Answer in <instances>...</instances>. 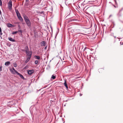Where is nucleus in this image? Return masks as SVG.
<instances>
[{
  "instance_id": "nucleus-1",
  "label": "nucleus",
  "mask_w": 123,
  "mask_h": 123,
  "mask_svg": "<svg viewBox=\"0 0 123 123\" xmlns=\"http://www.w3.org/2000/svg\"><path fill=\"white\" fill-rule=\"evenodd\" d=\"M24 18L27 24L29 26H30L31 25V22L28 18L26 16L24 17Z\"/></svg>"
},
{
  "instance_id": "nucleus-2",
  "label": "nucleus",
  "mask_w": 123,
  "mask_h": 123,
  "mask_svg": "<svg viewBox=\"0 0 123 123\" xmlns=\"http://www.w3.org/2000/svg\"><path fill=\"white\" fill-rule=\"evenodd\" d=\"M12 2L11 0H10L8 3V7L9 9L11 10L12 9Z\"/></svg>"
},
{
  "instance_id": "nucleus-3",
  "label": "nucleus",
  "mask_w": 123,
  "mask_h": 123,
  "mask_svg": "<svg viewBox=\"0 0 123 123\" xmlns=\"http://www.w3.org/2000/svg\"><path fill=\"white\" fill-rule=\"evenodd\" d=\"M16 13L17 17L21 21L23 19L22 17H21L18 11V10L16 11Z\"/></svg>"
},
{
  "instance_id": "nucleus-4",
  "label": "nucleus",
  "mask_w": 123,
  "mask_h": 123,
  "mask_svg": "<svg viewBox=\"0 0 123 123\" xmlns=\"http://www.w3.org/2000/svg\"><path fill=\"white\" fill-rule=\"evenodd\" d=\"M27 73L31 75L34 72V70H27Z\"/></svg>"
},
{
  "instance_id": "nucleus-5",
  "label": "nucleus",
  "mask_w": 123,
  "mask_h": 123,
  "mask_svg": "<svg viewBox=\"0 0 123 123\" xmlns=\"http://www.w3.org/2000/svg\"><path fill=\"white\" fill-rule=\"evenodd\" d=\"M26 52L27 55L28 56V57H31L32 55V53L31 52L27 51V50H26Z\"/></svg>"
},
{
  "instance_id": "nucleus-6",
  "label": "nucleus",
  "mask_w": 123,
  "mask_h": 123,
  "mask_svg": "<svg viewBox=\"0 0 123 123\" xmlns=\"http://www.w3.org/2000/svg\"><path fill=\"white\" fill-rule=\"evenodd\" d=\"M41 46H44L46 45V42L45 41H42L41 43Z\"/></svg>"
},
{
  "instance_id": "nucleus-7",
  "label": "nucleus",
  "mask_w": 123,
  "mask_h": 123,
  "mask_svg": "<svg viewBox=\"0 0 123 123\" xmlns=\"http://www.w3.org/2000/svg\"><path fill=\"white\" fill-rule=\"evenodd\" d=\"M17 74L22 79H24V78L23 76L21 74H19V73H18V72H17Z\"/></svg>"
},
{
  "instance_id": "nucleus-8",
  "label": "nucleus",
  "mask_w": 123,
  "mask_h": 123,
  "mask_svg": "<svg viewBox=\"0 0 123 123\" xmlns=\"http://www.w3.org/2000/svg\"><path fill=\"white\" fill-rule=\"evenodd\" d=\"M8 39L10 41L13 42H14L15 41V40L14 39H13V38L11 37H9Z\"/></svg>"
},
{
  "instance_id": "nucleus-9",
  "label": "nucleus",
  "mask_w": 123,
  "mask_h": 123,
  "mask_svg": "<svg viewBox=\"0 0 123 123\" xmlns=\"http://www.w3.org/2000/svg\"><path fill=\"white\" fill-rule=\"evenodd\" d=\"M34 57L37 60H39L40 58V57L39 56H37L35 55L34 56Z\"/></svg>"
},
{
  "instance_id": "nucleus-10",
  "label": "nucleus",
  "mask_w": 123,
  "mask_h": 123,
  "mask_svg": "<svg viewBox=\"0 0 123 123\" xmlns=\"http://www.w3.org/2000/svg\"><path fill=\"white\" fill-rule=\"evenodd\" d=\"M10 64V62H6L5 63V65L6 66H8Z\"/></svg>"
},
{
  "instance_id": "nucleus-11",
  "label": "nucleus",
  "mask_w": 123,
  "mask_h": 123,
  "mask_svg": "<svg viewBox=\"0 0 123 123\" xmlns=\"http://www.w3.org/2000/svg\"><path fill=\"white\" fill-rule=\"evenodd\" d=\"M31 57H28L27 59L25 61V62L26 63H27L29 61Z\"/></svg>"
},
{
  "instance_id": "nucleus-12",
  "label": "nucleus",
  "mask_w": 123,
  "mask_h": 123,
  "mask_svg": "<svg viewBox=\"0 0 123 123\" xmlns=\"http://www.w3.org/2000/svg\"><path fill=\"white\" fill-rule=\"evenodd\" d=\"M10 70L12 74H15V73H16L15 72H14V71L12 69H10Z\"/></svg>"
},
{
  "instance_id": "nucleus-13",
  "label": "nucleus",
  "mask_w": 123,
  "mask_h": 123,
  "mask_svg": "<svg viewBox=\"0 0 123 123\" xmlns=\"http://www.w3.org/2000/svg\"><path fill=\"white\" fill-rule=\"evenodd\" d=\"M12 25L11 24L9 23L7 25V27H12Z\"/></svg>"
},
{
  "instance_id": "nucleus-14",
  "label": "nucleus",
  "mask_w": 123,
  "mask_h": 123,
  "mask_svg": "<svg viewBox=\"0 0 123 123\" xmlns=\"http://www.w3.org/2000/svg\"><path fill=\"white\" fill-rule=\"evenodd\" d=\"M64 85H65V86L66 87V88H68V86H67V83L66 82V81H65V82L64 83Z\"/></svg>"
},
{
  "instance_id": "nucleus-15",
  "label": "nucleus",
  "mask_w": 123,
  "mask_h": 123,
  "mask_svg": "<svg viewBox=\"0 0 123 123\" xmlns=\"http://www.w3.org/2000/svg\"><path fill=\"white\" fill-rule=\"evenodd\" d=\"M18 32H19V34H22V30H18Z\"/></svg>"
},
{
  "instance_id": "nucleus-16",
  "label": "nucleus",
  "mask_w": 123,
  "mask_h": 123,
  "mask_svg": "<svg viewBox=\"0 0 123 123\" xmlns=\"http://www.w3.org/2000/svg\"><path fill=\"white\" fill-rule=\"evenodd\" d=\"M18 32V31H14L12 33V34H15L17 33Z\"/></svg>"
},
{
  "instance_id": "nucleus-17",
  "label": "nucleus",
  "mask_w": 123,
  "mask_h": 123,
  "mask_svg": "<svg viewBox=\"0 0 123 123\" xmlns=\"http://www.w3.org/2000/svg\"><path fill=\"white\" fill-rule=\"evenodd\" d=\"M51 78L53 79H54L55 78V76L52 75L51 77Z\"/></svg>"
},
{
  "instance_id": "nucleus-18",
  "label": "nucleus",
  "mask_w": 123,
  "mask_h": 123,
  "mask_svg": "<svg viewBox=\"0 0 123 123\" xmlns=\"http://www.w3.org/2000/svg\"><path fill=\"white\" fill-rule=\"evenodd\" d=\"M38 61L37 60H36L35 62V64H37L38 63Z\"/></svg>"
},
{
  "instance_id": "nucleus-19",
  "label": "nucleus",
  "mask_w": 123,
  "mask_h": 123,
  "mask_svg": "<svg viewBox=\"0 0 123 123\" xmlns=\"http://www.w3.org/2000/svg\"><path fill=\"white\" fill-rule=\"evenodd\" d=\"M12 69L14 71V72H15L17 74V72L15 69L14 68H12Z\"/></svg>"
},
{
  "instance_id": "nucleus-20",
  "label": "nucleus",
  "mask_w": 123,
  "mask_h": 123,
  "mask_svg": "<svg viewBox=\"0 0 123 123\" xmlns=\"http://www.w3.org/2000/svg\"><path fill=\"white\" fill-rule=\"evenodd\" d=\"M2 4L1 0H0V5L2 6Z\"/></svg>"
},
{
  "instance_id": "nucleus-21",
  "label": "nucleus",
  "mask_w": 123,
  "mask_h": 123,
  "mask_svg": "<svg viewBox=\"0 0 123 123\" xmlns=\"http://www.w3.org/2000/svg\"><path fill=\"white\" fill-rule=\"evenodd\" d=\"M25 49H26L25 50L26 51V50H27V51H28V46L26 47Z\"/></svg>"
},
{
  "instance_id": "nucleus-22",
  "label": "nucleus",
  "mask_w": 123,
  "mask_h": 123,
  "mask_svg": "<svg viewBox=\"0 0 123 123\" xmlns=\"http://www.w3.org/2000/svg\"><path fill=\"white\" fill-rule=\"evenodd\" d=\"M2 67H0V72L2 70Z\"/></svg>"
},
{
  "instance_id": "nucleus-23",
  "label": "nucleus",
  "mask_w": 123,
  "mask_h": 123,
  "mask_svg": "<svg viewBox=\"0 0 123 123\" xmlns=\"http://www.w3.org/2000/svg\"><path fill=\"white\" fill-rule=\"evenodd\" d=\"M13 66L14 67H16L17 66V65L16 64H14Z\"/></svg>"
},
{
  "instance_id": "nucleus-24",
  "label": "nucleus",
  "mask_w": 123,
  "mask_h": 123,
  "mask_svg": "<svg viewBox=\"0 0 123 123\" xmlns=\"http://www.w3.org/2000/svg\"><path fill=\"white\" fill-rule=\"evenodd\" d=\"M2 32H0V35H2Z\"/></svg>"
},
{
  "instance_id": "nucleus-25",
  "label": "nucleus",
  "mask_w": 123,
  "mask_h": 123,
  "mask_svg": "<svg viewBox=\"0 0 123 123\" xmlns=\"http://www.w3.org/2000/svg\"><path fill=\"white\" fill-rule=\"evenodd\" d=\"M2 32L1 30L0 27V32Z\"/></svg>"
},
{
  "instance_id": "nucleus-26",
  "label": "nucleus",
  "mask_w": 123,
  "mask_h": 123,
  "mask_svg": "<svg viewBox=\"0 0 123 123\" xmlns=\"http://www.w3.org/2000/svg\"><path fill=\"white\" fill-rule=\"evenodd\" d=\"M87 48H86L85 47V49H84V51L85 50H86V49H87Z\"/></svg>"
},
{
  "instance_id": "nucleus-27",
  "label": "nucleus",
  "mask_w": 123,
  "mask_h": 123,
  "mask_svg": "<svg viewBox=\"0 0 123 123\" xmlns=\"http://www.w3.org/2000/svg\"><path fill=\"white\" fill-rule=\"evenodd\" d=\"M39 0H39H40H40Z\"/></svg>"
}]
</instances>
